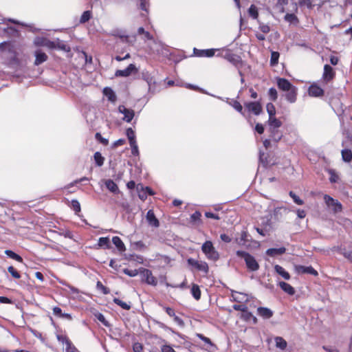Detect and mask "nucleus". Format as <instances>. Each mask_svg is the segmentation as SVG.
Wrapping results in <instances>:
<instances>
[{"mask_svg":"<svg viewBox=\"0 0 352 352\" xmlns=\"http://www.w3.org/2000/svg\"><path fill=\"white\" fill-rule=\"evenodd\" d=\"M107 188L111 192L117 194L119 192L118 185L112 179H107L104 182Z\"/></svg>","mask_w":352,"mask_h":352,"instance_id":"23","label":"nucleus"},{"mask_svg":"<svg viewBox=\"0 0 352 352\" xmlns=\"http://www.w3.org/2000/svg\"><path fill=\"white\" fill-rule=\"evenodd\" d=\"M133 350L134 352H142L143 346L139 342H135L133 345Z\"/></svg>","mask_w":352,"mask_h":352,"instance_id":"63","label":"nucleus"},{"mask_svg":"<svg viewBox=\"0 0 352 352\" xmlns=\"http://www.w3.org/2000/svg\"><path fill=\"white\" fill-rule=\"evenodd\" d=\"M56 49H59L65 52H69L70 50V47L58 38L56 39Z\"/></svg>","mask_w":352,"mask_h":352,"instance_id":"32","label":"nucleus"},{"mask_svg":"<svg viewBox=\"0 0 352 352\" xmlns=\"http://www.w3.org/2000/svg\"><path fill=\"white\" fill-rule=\"evenodd\" d=\"M0 52L3 58L7 57V54H11V63H19V60L17 58V53L14 49V45L10 42H3L0 43Z\"/></svg>","mask_w":352,"mask_h":352,"instance_id":"1","label":"nucleus"},{"mask_svg":"<svg viewBox=\"0 0 352 352\" xmlns=\"http://www.w3.org/2000/svg\"><path fill=\"white\" fill-rule=\"evenodd\" d=\"M140 273L142 277V280L145 281L148 285L155 286L157 284V280L153 276L152 272L150 270L141 268Z\"/></svg>","mask_w":352,"mask_h":352,"instance_id":"6","label":"nucleus"},{"mask_svg":"<svg viewBox=\"0 0 352 352\" xmlns=\"http://www.w3.org/2000/svg\"><path fill=\"white\" fill-rule=\"evenodd\" d=\"M275 342L277 348L284 350L287 347V342L281 337H276Z\"/></svg>","mask_w":352,"mask_h":352,"instance_id":"36","label":"nucleus"},{"mask_svg":"<svg viewBox=\"0 0 352 352\" xmlns=\"http://www.w3.org/2000/svg\"><path fill=\"white\" fill-rule=\"evenodd\" d=\"M230 104L233 107V108L234 109H236L238 112H239L240 113L243 114V107L242 105L240 104L239 102H238L237 100H234L232 101V103H230Z\"/></svg>","mask_w":352,"mask_h":352,"instance_id":"50","label":"nucleus"},{"mask_svg":"<svg viewBox=\"0 0 352 352\" xmlns=\"http://www.w3.org/2000/svg\"><path fill=\"white\" fill-rule=\"evenodd\" d=\"M45 47H47L50 49H56V40L50 41L45 38V43H44Z\"/></svg>","mask_w":352,"mask_h":352,"instance_id":"60","label":"nucleus"},{"mask_svg":"<svg viewBox=\"0 0 352 352\" xmlns=\"http://www.w3.org/2000/svg\"><path fill=\"white\" fill-rule=\"evenodd\" d=\"M112 242L119 251L123 252L125 250V245L120 237L113 236L112 239Z\"/></svg>","mask_w":352,"mask_h":352,"instance_id":"28","label":"nucleus"},{"mask_svg":"<svg viewBox=\"0 0 352 352\" xmlns=\"http://www.w3.org/2000/svg\"><path fill=\"white\" fill-rule=\"evenodd\" d=\"M71 206L76 213H78L80 211V205L78 200L73 199L71 202Z\"/></svg>","mask_w":352,"mask_h":352,"instance_id":"53","label":"nucleus"},{"mask_svg":"<svg viewBox=\"0 0 352 352\" xmlns=\"http://www.w3.org/2000/svg\"><path fill=\"white\" fill-rule=\"evenodd\" d=\"M191 294L194 298L197 300H199L201 298V290L199 289V287L196 285L193 284L191 288Z\"/></svg>","mask_w":352,"mask_h":352,"instance_id":"29","label":"nucleus"},{"mask_svg":"<svg viewBox=\"0 0 352 352\" xmlns=\"http://www.w3.org/2000/svg\"><path fill=\"white\" fill-rule=\"evenodd\" d=\"M295 271L298 274H309L314 276H318V272L311 266L295 265Z\"/></svg>","mask_w":352,"mask_h":352,"instance_id":"9","label":"nucleus"},{"mask_svg":"<svg viewBox=\"0 0 352 352\" xmlns=\"http://www.w3.org/2000/svg\"><path fill=\"white\" fill-rule=\"evenodd\" d=\"M146 218V220L150 226L155 227V228L159 227V226H160L159 221L155 217V215L152 210H149L147 212Z\"/></svg>","mask_w":352,"mask_h":352,"instance_id":"16","label":"nucleus"},{"mask_svg":"<svg viewBox=\"0 0 352 352\" xmlns=\"http://www.w3.org/2000/svg\"><path fill=\"white\" fill-rule=\"evenodd\" d=\"M5 254L10 258H11L14 260H16V261H19L21 263L23 262V258H21V256H19V254H16L15 252H14L12 250H6L5 251Z\"/></svg>","mask_w":352,"mask_h":352,"instance_id":"35","label":"nucleus"},{"mask_svg":"<svg viewBox=\"0 0 352 352\" xmlns=\"http://www.w3.org/2000/svg\"><path fill=\"white\" fill-rule=\"evenodd\" d=\"M239 257L244 259L247 268L252 272L257 271L259 269V265L255 258L250 254L248 252L241 250H238L236 252Z\"/></svg>","mask_w":352,"mask_h":352,"instance_id":"2","label":"nucleus"},{"mask_svg":"<svg viewBox=\"0 0 352 352\" xmlns=\"http://www.w3.org/2000/svg\"><path fill=\"white\" fill-rule=\"evenodd\" d=\"M126 134L129 139V143L136 142L135 132L131 128L126 129Z\"/></svg>","mask_w":352,"mask_h":352,"instance_id":"42","label":"nucleus"},{"mask_svg":"<svg viewBox=\"0 0 352 352\" xmlns=\"http://www.w3.org/2000/svg\"><path fill=\"white\" fill-rule=\"evenodd\" d=\"M91 16V12L89 10L85 11L80 19V22L81 23H84L88 21L90 19Z\"/></svg>","mask_w":352,"mask_h":352,"instance_id":"45","label":"nucleus"},{"mask_svg":"<svg viewBox=\"0 0 352 352\" xmlns=\"http://www.w3.org/2000/svg\"><path fill=\"white\" fill-rule=\"evenodd\" d=\"M96 287L98 290H100L102 292V294H107L109 293V288L104 286L100 281L97 282Z\"/></svg>","mask_w":352,"mask_h":352,"instance_id":"54","label":"nucleus"},{"mask_svg":"<svg viewBox=\"0 0 352 352\" xmlns=\"http://www.w3.org/2000/svg\"><path fill=\"white\" fill-rule=\"evenodd\" d=\"M286 251L285 248L281 247L279 248H270L266 251V254L270 256H276L278 255L283 254Z\"/></svg>","mask_w":352,"mask_h":352,"instance_id":"22","label":"nucleus"},{"mask_svg":"<svg viewBox=\"0 0 352 352\" xmlns=\"http://www.w3.org/2000/svg\"><path fill=\"white\" fill-rule=\"evenodd\" d=\"M242 318L245 320V321H248V322H250L251 321V317H253V314L248 311V309L242 313Z\"/></svg>","mask_w":352,"mask_h":352,"instance_id":"57","label":"nucleus"},{"mask_svg":"<svg viewBox=\"0 0 352 352\" xmlns=\"http://www.w3.org/2000/svg\"><path fill=\"white\" fill-rule=\"evenodd\" d=\"M136 70V67L135 65L130 64L126 68L124 69H119L117 70L115 73V76L117 77H127L129 76L133 72Z\"/></svg>","mask_w":352,"mask_h":352,"instance_id":"13","label":"nucleus"},{"mask_svg":"<svg viewBox=\"0 0 352 352\" xmlns=\"http://www.w3.org/2000/svg\"><path fill=\"white\" fill-rule=\"evenodd\" d=\"M245 107L250 112L255 115H259L262 111V107L258 102H249L245 103Z\"/></svg>","mask_w":352,"mask_h":352,"instance_id":"11","label":"nucleus"},{"mask_svg":"<svg viewBox=\"0 0 352 352\" xmlns=\"http://www.w3.org/2000/svg\"><path fill=\"white\" fill-rule=\"evenodd\" d=\"M224 58L225 59H226L228 61H229L235 66H236L241 61L239 56H238L236 54L230 53L229 51H228L226 53V54L224 55Z\"/></svg>","mask_w":352,"mask_h":352,"instance_id":"21","label":"nucleus"},{"mask_svg":"<svg viewBox=\"0 0 352 352\" xmlns=\"http://www.w3.org/2000/svg\"><path fill=\"white\" fill-rule=\"evenodd\" d=\"M109 239L108 237H100L98 239V245L99 247H104L105 248H109Z\"/></svg>","mask_w":352,"mask_h":352,"instance_id":"41","label":"nucleus"},{"mask_svg":"<svg viewBox=\"0 0 352 352\" xmlns=\"http://www.w3.org/2000/svg\"><path fill=\"white\" fill-rule=\"evenodd\" d=\"M341 153L343 161L350 162L352 160V151L350 149H343Z\"/></svg>","mask_w":352,"mask_h":352,"instance_id":"30","label":"nucleus"},{"mask_svg":"<svg viewBox=\"0 0 352 352\" xmlns=\"http://www.w3.org/2000/svg\"><path fill=\"white\" fill-rule=\"evenodd\" d=\"M276 82L278 89L285 92L289 91V89L295 87L292 85L288 80L283 78H278Z\"/></svg>","mask_w":352,"mask_h":352,"instance_id":"12","label":"nucleus"},{"mask_svg":"<svg viewBox=\"0 0 352 352\" xmlns=\"http://www.w3.org/2000/svg\"><path fill=\"white\" fill-rule=\"evenodd\" d=\"M122 271L125 274L128 275L130 277H134L138 274V271L137 270H129L125 268Z\"/></svg>","mask_w":352,"mask_h":352,"instance_id":"55","label":"nucleus"},{"mask_svg":"<svg viewBox=\"0 0 352 352\" xmlns=\"http://www.w3.org/2000/svg\"><path fill=\"white\" fill-rule=\"evenodd\" d=\"M231 297L233 301L243 303L249 300V296L245 293L239 292L234 290H231Z\"/></svg>","mask_w":352,"mask_h":352,"instance_id":"10","label":"nucleus"},{"mask_svg":"<svg viewBox=\"0 0 352 352\" xmlns=\"http://www.w3.org/2000/svg\"><path fill=\"white\" fill-rule=\"evenodd\" d=\"M188 264L199 271L208 274L209 267L208 263L205 261H197L194 258H190L187 260Z\"/></svg>","mask_w":352,"mask_h":352,"instance_id":"7","label":"nucleus"},{"mask_svg":"<svg viewBox=\"0 0 352 352\" xmlns=\"http://www.w3.org/2000/svg\"><path fill=\"white\" fill-rule=\"evenodd\" d=\"M161 350L162 352H175V351L169 345H163Z\"/></svg>","mask_w":352,"mask_h":352,"instance_id":"64","label":"nucleus"},{"mask_svg":"<svg viewBox=\"0 0 352 352\" xmlns=\"http://www.w3.org/2000/svg\"><path fill=\"white\" fill-rule=\"evenodd\" d=\"M285 19L289 23H294L298 21L297 16L294 14H287L285 16Z\"/></svg>","mask_w":352,"mask_h":352,"instance_id":"56","label":"nucleus"},{"mask_svg":"<svg viewBox=\"0 0 352 352\" xmlns=\"http://www.w3.org/2000/svg\"><path fill=\"white\" fill-rule=\"evenodd\" d=\"M247 237H248V234L246 232L243 231L241 232V236L239 238V240L238 241L239 244V245H244L245 243V242L247 241Z\"/></svg>","mask_w":352,"mask_h":352,"instance_id":"58","label":"nucleus"},{"mask_svg":"<svg viewBox=\"0 0 352 352\" xmlns=\"http://www.w3.org/2000/svg\"><path fill=\"white\" fill-rule=\"evenodd\" d=\"M298 89L294 87L289 89V91H285V98L290 103H294L297 99Z\"/></svg>","mask_w":352,"mask_h":352,"instance_id":"14","label":"nucleus"},{"mask_svg":"<svg viewBox=\"0 0 352 352\" xmlns=\"http://www.w3.org/2000/svg\"><path fill=\"white\" fill-rule=\"evenodd\" d=\"M130 146H131V153L133 155H135V156H138L140 153H139V149H138V144H137V142H130Z\"/></svg>","mask_w":352,"mask_h":352,"instance_id":"52","label":"nucleus"},{"mask_svg":"<svg viewBox=\"0 0 352 352\" xmlns=\"http://www.w3.org/2000/svg\"><path fill=\"white\" fill-rule=\"evenodd\" d=\"M266 109L269 114V118L275 116L276 109L274 105L272 103H267L266 105Z\"/></svg>","mask_w":352,"mask_h":352,"instance_id":"44","label":"nucleus"},{"mask_svg":"<svg viewBox=\"0 0 352 352\" xmlns=\"http://www.w3.org/2000/svg\"><path fill=\"white\" fill-rule=\"evenodd\" d=\"M137 190L138 191V197L139 198L144 201L147 198V192H146V190L144 187L141 186V190H140L139 186L137 187Z\"/></svg>","mask_w":352,"mask_h":352,"instance_id":"48","label":"nucleus"},{"mask_svg":"<svg viewBox=\"0 0 352 352\" xmlns=\"http://www.w3.org/2000/svg\"><path fill=\"white\" fill-rule=\"evenodd\" d=\"M334 76L335 72L332 67H331L329 65H325L324 67V72L322 76L324 80H325L326 82H329L333 78Z\"/></svg>","mask_w":352,"mask_h":352,"instance_id":"15","label":"nucleus"},{"mask_svg":"<svg viewBox=\"0 0 352 352\" xmlns=\"http://www.w3.org/2000/svg\"><path fill=\"white\" fill-rule=\"evenodd\" d=\"M104 94L108 98L109 100L111 102H114L116 99V96L113 92V91L108 87L104 89Z\"/></svg>","mask_w":352,"mask_h":352,"instance_id":"33","label":"nucleus"},{"mask_svg":"<svg viewBox=\"0 0 352 352\" xmlns=\"http://www.w3.org/2000/svg\"><path fill=\"white\" fill-rule=\"evenodd\" d=\"M142 78L147 82L149 89L151 88L152 85L155 83L153 77L148 72L143 73Z\"/></svg>","mask_w":352,"mask_h":352,"instance_id":"31","label":"nucleus"},{"mask_svg":"<svg viewBox=\"0 0 352 352\" xmlns=\"http://www.w3.org/2000/svg\"><path fill=\"white\" fill-rule=\"evenodd\" d=\"M118 111L120 113L124 115L123 120L126 122H131L135 116V112L133 109H128L124 105H120Z\"/></svg>","mask_w":352,"mask_h":352,"instance_id":"8","label":"nucleus"},{"mask_svg":"<svg viewBox=\"0 0 352 352\" xmlns=\"http://www.w3.org/2000/svg\"><path fill=\"white\" fill-rule=\"evenodd\" d=\"M274 270L277 274L280 275L285 280H289L290 278L289 274L287 272H286L283 267L278 265H276L274 266Z\"/></svg>","mask_w":352,"mask_h":352,"instance_id":"27","label":"nucleus"},{"mask_svg":"<svg viewBox=\"0 0 352 352\" xmlns=\"http://www.w3.org/2000/svg\"><path fill=\"white\" fill-rule=\"evenodd\" d=\"M64 346L66 352H78V349L75 347L71 341L67 342V343H66Z\"/></svg>","mask_w":352,"mask_h":352,"instance_id":"49","label":"nucleus"},{"mask_svg":"<svg viewBox=\"0 0 352 352\" xmlns=\"http://www.w3.org/2000/svg\"><path fill=\"white\" fill-rule=\"evenodd\" d=\"M201 250L209 260L216 261L219 258V252L215 250L210 241H206L203 243Z\"/></svg>","mask_w":352,"mask_h":352,"instance_id":"4","label":"nucleus"},{"mask_svg":"<svg viewBox=\"0 0 352 352\" xmlns=\"http://www.w3.org/2000/svg\"><path fill=\"white\" fill-rule=\"evenodd\" d=\"M8 270L10 273V274L12 275V276L13 278H17V279L21 278V275H20L19 272L14 267H12V266L8 267Z\"/></svg>","mask_w":352,"mask_h":352,"instance_id":"51","label":"nucleus"},{"mask_svg":"<svg viewBox=\"0 0 352 352\" xmlns=\"http://www.w3.org/2000/svg\"><path fill=\"white\" fill-rule=\"evenodd\" d=\"M113 301L118 305V306L121 307L123 309L125 310H129L131 309V305L125 302H123L119 298H114Z\"/></svg>","mask_w":352,"mask_h":352,"instance_id":"38","label":"nucleus"},{"mask_svg":"<svg viewBox=\"0 0 352 352\" xmlns=\"http://www.w3.org/2000/svg\"><path fill=\"white\" fill-rule=\"evenodd\" d=\"M268 124L270 129H279L282 125V122L275 116L269 118Z\"/></svg>","mask_w":352,"mask_h":352,"instance_id":"25","label":"nucleus"},{"mask_svg":"<svg viewBox=\"0 0 352 352\" xmlns=\"http://www.w3.org/2000/svg\"><path fill=\"white\" fill-rule=\"evenodd\" d=\"M95 162L98 166H102L104 164V158L100 152H96L94 155Z\"/></svg>","mask_w":352,"mask_h":352,"instance_id":"37","label":"nucleus"},{"mask_svg":"<svg viewBox=\"0 0 352 352\" xmlns=\"http://www.w3.org/2000/svg\"><path fill=\"white\" fill-rule=\"evenodd\" d=\"M289 196L292 198L294 202L298 205H302L304 204L303 200L300 199L293 191H290L289 193Z\"/></svg>","mask_w":352,"mask_h":352,"instance_id":"47","label":"nucleus"},{"mask_svg":"<svg viewBox=\"0 0 352 352\" xmlns=\"http://www.w3.org/2000/svg\"><path fill=\"white\" fill-rule=\"evenodd\" d=\"M112 35L116 37L120 38L122 41L125 42H128V36L126 34L125 32L122 30H113Z\"/></svg>","mask_w":352,"mask_h":352,"instance_id":"34","label":"nucleus"},{"mask_svg":"<svg viewBox=\"0 0 352 352\" xmlns=\"http://www.w3.org/2000/svg\"><path fill=\"white\" fill-rule=\"evenodd\" d=\"M96 139L97 140H98L100 143H102V144L104 145H107L108 144V140L106 139V138H104L101 134L100 133H96Z\"/></svg>","mask_w":352,"mask_h":352,"instance_id":"59","label":"nucleus"},{"mask_svg":"<svg viewBox=\"0 0 352 352\" xmlns=\"http://www.w3.org/2000/svg\"><path fill=\"white\" fill-rule=\"evenodd\" d=\"M34 55L36 58L34 65L36 66L42 64L47 60V54L40 50H36L34 53Z\"/></svg>","mask_w":352,"mask_h":352,"instance_id":"18","label":"nucleus"},{"mask_svg":"<svg viewBox=\"0 0 352 352\" xmlns=\"http://www.w3.org/2000/svg\"><path fill=\"white\" fill-rule=\"evenodd\" d=\"M95 317L105 327H109L110 326L109 322L105 319L104 315L101 313H97L95 314Z\"/></svg>","mask_w":352,"mask_h":352,"instance_id":"43","label":"nucleus"},{"mask_svg":"<svg viewBox=\"0 0 352 352\" xmlns=\"http://www.w3.org/2000/svg\"><path fill=\"white\" fill-rule=\"evenodd\" d=\"M195 54L197 56L201 57H212L214 55V52L216 50L210 49V50H194Z\"/></svg>","mask_w":352,"mask_h":352,"instance_id":"20","label":"nucleus"},{"mask_svg":"<svg viewBox=\"0 0 352 352\" xmlns=\"http://www.w3.org/2000/svg\"><path fill=\"white\" fill-rule=\"evenodd\" d=\"M324 200L327 206L331 209L334 213H337L342 210V206L341 203L338 200L334 199L331 196L325 195L324 196Z\"/></svg>","mask_w":352,"mask_h":352,"instance_id":"5","label":"nucleus"},{"mask_svg":"<svg viewBox=\"0 0 352 352\" xmlns=\"http://www.w3.org/2000/svg\"><path fill=\"white\" fill-rule=\"evenodd\" d=\"M57 338L59 342H62L63 346H65V344L67 343V342L70 341L69 339L66 336L64 335H58L57 336Z\"/></svg>","mask_w":352,"mask_h":352,"instance_id":"61","label":"nucleus"},{"mask_svg":"<svg viewBox=\"0 0 352 352\" xmlns=\"http://www.w3.org/2000/svg\"><path fill=\"white\" fill-rule=\"evenodd\" d=\"M308 92L309 95L313 97H320L324 94L323 89L316 85H311L309 87Z\"/></svg>","mask_w":352,"mask_h":352,"instance_id":"17","label":"nucleus"},{"mask_svg":"<svg viewBox=\"0 0 352 352\" xmlns=\"http://www.w3.org/2000/svg\"><path fill=\"white\" fill-rule=\"evenodd\" d=\"M148 47L152 54L164 57H167L170 54L168 47L161 41L155 39L148 45Z\"/></svg>","mask_w":352,"mask_h":352,"instance_id":"3","label":"nucleus"},{"mask_svg":"<svg viewBox=\"0 0 352 352\" xmlns=\"http://www.w3.org/2000/svg\"><path fill=\"white\" fill-rule=\"evenodd\" d=\"M271 138L275 142H278L283 137V133L278 129H269Z\"/></svg>","mask_w":352,"mask_h":352,"instance_id":"26","label":"nucleus"},{"mask_svg":"<svg viewBox=\"0 0 352 352\" xmlns=\"http://www.w3.org/2000/svg\"><path fill=\"white\" fill-rule=\"evenodd\" d=\"M278 285L287 294H288L289 295H294V294L295 289L289 284H288V283H287L285 282H283V281H280V282L278 283Z\"/></svg>","mask_w":352,"mask_h":352,"instance_id":"24","label":"nucleus"},{"mask_svg":"<svg viewBox=\"0 0 352 352\" xmlns=\"http://www.w3.org/2000/svg\"><path fill=\"white\" fill-rule=\"evenodd\" d=\"M280 54L278 52H272L270 58L271 66H275L278 64Z\"/></svg>","mask_w":352,"mask_h":352,"instance_id":"39","label":"nucleus"},{"mask_svg":"<svg viewBox=\"0 0 352 352\" xmlns=\"http://www.w3.org/2000/svg\"><path fill=\"white\" fill-rule=\"evenodd\" d=\"M249 15L254 19H256L258 16V9L254 5H251L248 9Z\"/></svg>","mask_w":352,"mask_h":352,"instance_id":"40","label":"nucleus"},{"mask_svg":"<svg viewBox=\"0 0 352 352\" xmlns=\"http://www.w3.org/2000/svg\"><path fill=\"white\" fill-rule=\"evenodd\" d=\"M232 307L234 310L241 311L242 313L248 309V307L245 305H234Z\"/></svg>","mask_w":352,"mask_h":352,"instance_id":"62","label":"nucleus"},{"mask_svg":"<svg viewBox=\"0 0 352 352\" xmlns=\"http://www.w3.org/2000/svg\"><path fill=\"white\" fill-rule=\"evenodd\" d=\"M268 96L272 101H276L278 98V93L275 88L272 87L268 91Z\"/></svg>","mask_w":352,"mask_h":352,"instance_id":"46","label":"nucleus"},{"mask_svg":"<svg viewBox=\"0 0 352 352\" xmlns=\"http://www.w3.org/2000/svg\"><path fill=\"white\" fill-rule=\"evenodd\" d=\"M257 314L264 319H269L273 316V311L270 309L263 307H258Z\"/></svg>","mask_w":352,"mask_h":352,"instance_id":"19","label":"nucleus"}]
</instances>
